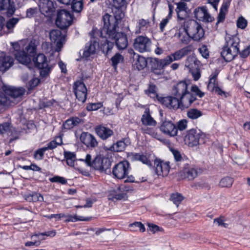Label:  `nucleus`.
<instances>
[{"instance_id": "bf43d9fd", "label": "nucleus", "mask_w": 250, "mask_h": 250, "mask_svg": "<svg viewBox=\"0 0 250 250\" xmlns=\"http://www.w3.org/2000/svg\"><path fill=\"white\" fill-rule=\"evenodd\" d=\"M89 219L88 218H83L82 216H78L77 215L72 216L69 215L68 218L66 220V221L69 222H75L77 221H88Z\"/></svg>"}, {"instance_id": "473e14b6", "label": "nucleus", "mask_w": 250, "mask_h": 250, "mask_svg": "<svg viewBox=\"0 0 250 250\" xmlns=\"http://www.w3.org/2000/svg\"><path fill=\"white\" fill-rule=\"evenodd\" d=\"M141 122L144 125L149 126H155L156 122L151 116L148 108L146 109L141 118Z\"/></svg>"}, {"instance_id": "dca6fc26", "label": "nucleus", "mask_w": 250, "mask_h": 250, "mask_svg": "<svg viewBox=\"0 0 250 250\" xmlns=\"http://www.w3.org/2000/svg\"><path fill=\"white\" fill-rule=\"evenodd\" d=\"M154 165V169L157 175L162 176L167 175L170 169L169 162H164L160 159H156Z\"/></svg>"}, {"instance_id": "aec40b11", "label": "nucleus", "mask_w": 250, "mask_h": 250, "mask_svg": "<svg viewBox=\"0 0 250 250\" xmlns=\"http://www.w3.org/2000/svg\"><path fill=\"white\" fill-rule=\"evenodd\" d=\"M0 11H5L7 17H11L16 11L14 2L12 0H0Z\"/></svg>"}, {"instance_id": "052dcab7", "label": "nucleus", "mask_w": 250, "mask_h": 250, "mask_svg": "<svg viewBox=\"0 0 250 250\" xmlns=\"http://www.w3.org/2000/svg\"><path fill=\"white\" fill-rule=\"evenodd\" d=\"M50 181L51 182L59 183L62 184H65L67 183V181L64 178L59 176H55L50 178Z\"/></svg>"}, {"instance_id": "13d9d810", "label": "nucleus", "mask_w": 250, "mask_h": 250, "mask_svg": "<svg viewBox=\"0 0 250 250\" xmlns=\"http://www.w3.org/2000/svg\"><path fill=\"white\" fill-rule=\"evenodd\" d=\"M198 172V169L196 167L188 168V180H192L196 177Z\"/></svg>"}, {"instance_id": "c03bdc74", "label": "nucleus", "mask_w": 250, "mask_h": 250, "mask_svg": "<svg viewBox=\"0 0 250 250\" xmlns=\"http://www.w3.org/2000/svg\"><path fill=\"white\" fill-rule=\"evenodd\" d=\"M129 226L130 228V230L132 231H137L138 229L141 232H144L145 231V226L141 222H135L129 224Z\"/></svg>"}, {"instance_id": "bb28decb", "label": "nucleus", "mask_w": 250, "mask_h": 250, "mask_svg": "<svg viewBox=\"0 0 250 250\" xmlns=\"http://www.w3.org/2000/svg\"><path fill=\"white\" fill-rule=\"evenodd\" d=\"M128 141L126 139L117 141L116 143L113 144L110 147L104 146V149L106 150H110L114 152H121L125 150L127 146Z\"/></svg>"}, {"instance_id": "ddd939ff", "label": "nucleus", "mask_w": 250, "mask_h": 250, "mask_svg": "<svg viewBox=\"0 0 250 250\" xmlns=\"http://www.w3.org/2000/svg\"><path fill=\"white\" fill-rule=\"evenodd\" d=\"M110 38L114 40L116 45L118 49L124 50L128 45V40L126 35L123 32H117L113 35H109Z\"/></svg>"}, {"instance_id": "f257e3e1", "label": "nucleus", "mask_w": 250, "mask_h": 250, "mask_svg": "<svg viewBox=\"0 0 250 250\" xmlns=\"http://www.w3.org/2000/svg\"><path fill=\"white\" fill-rule=\"evenodd\" d=\"M172 93L176 97L171 96L160 97L158 100L162 104L169 108L185 109L186 107L183 104V99L188 93V84L186 81L178 83L173 87Z\"/></svg>"}, {"instance_id": "0e129e2a", "label": "nucleus", "mask_w": 250, "mask_h": 250, "mask_svg": "<svg viewBox=\"0 0 250 250\" xmlns=\"http://www.w3.org/2000/svg\"><path fill=\"white\" fill-rule=\"evenodd\" d=\"M157 88L153 83H150L148 88L146 90V93L148 94H153L156 95L157 93Z\"/></svg>"}, {"instance_id": "a18cd8bd", "label": "nucleus", "mask_w": 250, "mask_h": 250, "mask_svg": "<svg viewBox=\"0 0 250 250\" xmlns=\"http://www.w3.org/2000/svg\"><path fill=\"white\" fill-rule=\"evenodd\" d=\"M233 182V180L229 177H226L222 178L219 183V186L222 188H229Z\"/></svg>"}, {"instance_id": "f3484780", "label": "nucleus", "mask_w": 250, "mask_h": 250, "mask_svg": "<svg viewBox=\"0 0 250 250\" xmlns=\"http://www.w3.org/2000/svg\"><path fill=\"white\" fill-rule=\"evenodd\" d=\"M195 18L199 21L211 22L213 21V17H211L208 12L206 6L199 7L194 11Z\"/></svg>"}, {"instance_id": "0eeeda50", "label": "nucleus", "mask_w": 250, "mask_h": 250, "mask_svg": "<svg viewBox=\"0 0 250 250\" xmlns=\"http://www.w3.org/2000/svg\"><path fill=\"white\" fill-rule=\"evenodd\" d=\"M3 94L10 100V105L12 103L15 104L13 100L21 98L25 92V89L21 87H16L12 86L3 85L2 87Z\"/></svg>"}, {"instance_id": "4468645a", "label": "nucleus", "mask_w": 250, "mask_h": 250, "mask_svg": "<svg viewBox=\"0 0 250 250\" xmlns=\"http://www.w3.org/2000/svg\"><path fill=\"white\" fill-rule=\"evenodd\" d=\"M49 36L51 41L56 43V50L59 51L65 42V35H63L60 30L54 29L50 31Z\"/></svg>"}, {"instance_id": "c85d7f7f", "label": "nucleus", "mask_w": 250, "mask_h": 250, "mask_svg": "<svg viewBox=\"0 0 250 250\" xmlns=\"http://www.w3.org/2000/svg\"><path fill=\"white\" fill-rule=\"evenodd\" d=\"M188 95H189L188 102L189 104H191L197 100V96L202 98L204 96L205 93L202 92L196 85L194 84L191 87L190 91H188Z\"/></svg>"}, {"instance_id": "f03ea898", "label": "nucleus", "mask_w": 250, "mask_h": 250, "mask_svg": "<svg viewBox=\"0 0 250 250\" xmlns=\"http://www.w3.org/2000/svg\"><path fill=\"white\" fill-rule=\"evenodd\" d=\"M186 1L179 0L175 1L177 5L176 11L177 14L178 19L180 21L181 27H180L178 34V37L181 42L185 44L188 43V24L187 20L188 19V12Z\"/></svg>"}, {"instance_id": "680f3d73", "label": "nucleus", "mask_w": 250, "mask_h": 250, "mask_svg": "<svg viewBox=\"0 0 250 250\" xmlns=\"http://www.w3.org/2000/svg\"><path fill=\"white\" fill-rule=\"evenodd\" d=\"M114 6L116 8H120L127 4L126 0H113Z\"/></svg>"}, {"instance_id": "39448f33", "label": "nucleus", "mask_w": 250, "mask_h": 250, "mask_svg": "<svg viewBox=\"0 0 250 250\" xmlns=\"http://www.w3.org/2000/svg\"><path fill=\"white\" fill-rule=\"evenodd\" d=\"M73 19V15L69 11L59 10L57 11L55 23L60 29H66L72 24Z\"/></svg>"}, {"instance_id": "c9c22d12", "label": "nucleus", "mask_w": 250, "mask_h": 250, "mask_svg": "<svg viewBox=\"0 0 250 250\" xmlns=\"http://www.w3.org/2000/svg\"><path fill=\"white\" fill-rule=\"evenodd\" d=\"M188 54V47H185L182 49L176 51L171 55L167 57V60L171 59V62L174 61L178 60Z\"/></svg>"}, {"instance_id": "a211bd4d", "label": "nucleus", "mask_w": 250, "mask_h": 250, "mask_svg": "<svg viewBox=\"0 0 250 250\" xmlns=\"http://www.w3.org/2000/svg\"><path fill=\"white\" fill-rule=\"evenodd\" d=\"M99 47V39L95 37H91L90 41L85 46L83 56L85 58H88L91 55L94 54L96 53V49Z\"/></svg>"}, {"instance_id": "2eb2a0df", "label": "nucleus", "mask_w": 250, "mask_h": 250, "mask_svg": "<svg viewBox=\"0 0 250 250\" xmlns=\"http://www.w3.org/2000/svg\"><path fill=\"white\" fill-rule=\"evenodd\" d=\"M188 62H190V64L188 65L189 72L191 74L194 80L198 81L201 77L200 62L194 57H188Z\"/></svg>"}, {"instance_id": "1a4fd4ad", "label": "nucleus", "mask_w": 250, "mask_h": 250, "mask_svg": "<svg viewBox=\"0 0 250 250\" xmlns=\"http://www.w3.org/2000/svg\"><path fill=\"white\" fill-rule=\"evenodd\" d=\"M171 59L159 60L156 58H151L149 62L151 71L157 75H161L164 73V68L171 62Z\"/></svg>"}, {"instance_id": "864d4df0", "label": "nucleus", "mask_w": 250, "mask_h": 250, "mask_svg": "<svg viewBox=\"0 0 250 250\" xmlns=\"http://www.w3.org/2000/svg\"><path fill=\"white\" fill-rule=\"evenodd\" d=\"M46 150V148L45 147L37 149L34 153V158L36 159L42 160L43 158L44 153Z\"/></svg>"}, {"instance_id": "a878e982", "label": "nucleus", "mask_w": 250, "mask_h": 250, "mask_svg": "<svg viewBox=\"0 0 250 250\" xmlns=\"http://www.w3.org/2000/svg\"><path fill=\"white\" fill-rule=\"evenodd\" d=\"M221 56L226 62H229L232 61L238 54L236 50H232V48L224 45L221 53Z\"/></svg>"}, {"instance_id": "393cba45", "label": "nucleus", "mask_w": 250, "mask_h": 250, "mask_svg": "<svg viewBox=\"0 0 250 250\" xmlns=\"http://www.w3.org/2000/svg\"><path fill=\"white\" fill-rule=\"evenodd\" d=\"M81 161H84L87 166L93 167L95 169L101 171L102 159L100 157H96L94 159L91 161V156L87 154L85 159H80Z\"/></svg>"}, {"instance_id": "6e6d98bb", "label": "nucleus", "mask_w": 250, "mask_h": 250, "mask_svg": "<svg viewBox=\"0 0 250 250\" xmlns=\"http://www.w3.org/2000/svg\"><path fill=\"white\" fill-rule=\"evenodd\" d=\"M171 151L174 157V159L176 162H181L182 161L187 160V158L186 157H182L180 153L177 150L174 149H171Z\"/></svg>"}, {"instance_id": "4be33fe9", "label": "nucleus", "mask_w": 250, "mask_h": 250, "mask_svg": "<svg viewBox=\"0 0 250 250\" xmlns=\"http://www.w3.org/2000/svg\"><path fill=\"white\" fill-rule=\"evenodd\" d=\"M80 140L88 147L94 148L98 144L95 137L88 132H83L81 135Z\"/></svg>"}, {"instance_id": "9d476101", "label": "nucleus", "mask_w": 250, "mask_h": 250, "mask_svg": "<svg viewBox=\"0 0 250 250\" xmlns=\"http://www.w3.org/2000/svg\"><path fill=\"white\" fill-rule=\"evenodd\" d=\"M151 44V40L146 36H138L133 43L134 48L141 53L149 51Z\"/></svg>"}, {"instance_id": "2f4dec72", "label": "nucleus", "mask_w": 250, "mask_h": 250, "mask_svg": "<svg viewBox=\"0 0 250 250\" xmlns=\"http://www.w3.org/2000/svg\"><path fill=\"white\" fill-rule=\"evenodd\" d=\"M95 130L97 135L103 140L107 139L113 134L111 129L103 126L97 127Z\"/></svg>"}, {"instance_id": "cd10ccee", "label": "nucleus", "mask_w": 250, "mask_h": 250, "mask_svg": "<svg viewBox=\"0 0 250 250\" xmlns=\"http://www.w3.org/2000/svg\"><path fill=\"white\" fill-rule=\"evenodd\" d=\"M83 123L84 121L83 119L77 117H73L66 120L63 123L62 127L64 129L69 130Z\"/></svg>"}, {"instance_id": "a19ab883", "label": "nucleus", "mask_w": 250, "mask_h": 250, "mask_svg": "<svg viewBox=\"0 0 250 250\" xmlns=\"http://www.w3.org/2000/svg\"><path fill=\"white\" fill-rule=\"evenodd\" d=\"M137 59L134 64L135 67L139 70H141L145 68L147 64V61L146 58L143 56L137 55Z\"/></svg>"}, {"instance_id": "5701e85b", "label": "nucleus", "mask_w": 250, "mask_h": 250, "mask_svg": "<svg viewBox=\"0 0 250 250\" xmlns=\"http://www.w3.org/2000/svg\"><path fill=\"white\" fill-rule=\"evenodd\" d=\"M160 130L164 133L171 136H174L177 134V128L170 121H165L161 125Z\"/></svg>"}, {"instance_id": "de8ad7c7", "label": "nucleus", "mask_w": 250, "mask_h": 250, "mask_svg": "<svg viewBox=\"0 0 250 250\" xmlns=\"http://www.w3.org/2000/svg\"><path fill=\"white\" fill-rule=\"evenodd\" d=\"M71 8L72 10L77 13L80 12L83 8V3L81 1H75L71 2Z\"/></svg>"}, {"instance_id": "338daca9", "label": "nucleus", "mask_w": 250, "mask_h": 250, "mask_svg": "<svg viewBox=\"0 0 250 250\" xmlns=\"http://www.w3.org/2000/svg\"><path fill=\"white\" fill-rule=\"evenodd\" d=\"M199 50L204 58H207L208 57L209 52L207 46L205 45H202V46L199 49Z\"/></svg>"}, {"instance_id": "8fccbe9b", "label": "nucleus", "mask_w": 250, "mask_h": 250, "mask_svg": "<svg viewBox=\"0 0 250 250\" xmlns=\"http://www.w3.org/2000/svg\"><path fill=\"white\" fill-rule=\"evenodd\" d=\"M8 135L11 137V138L10 139V142H11L13 141H14L15 140H17L19 139L20 133V132L17 131L13 126H11V128H10V130L8 132Z\"/></svg>"}, {"instance_id": "4d7b16f0", "label": "nucleus", "mask_w": 250, "mask_h": 250, "mask_svg": "<svg viewBox=\"0 0 250 250\" xmlns=\"http://www.w3.org/2000/svg\"><path fill=\"white\" fill-rule=\"evenodd\" d=\"M247 25V20L243 17H239L237 21V26L238 28L244 29Z\"/></svg>"}, {"instance_id": "37998d69", "label": "nucleus", "mask_w": 250, "mask_h": 250, "mask_svg": "<svg viewBox=\"0 0 250 250\" xmlns=\"http://www.w3.org/2000/svg\"><path fill=\"white\" fill-rule=\"evenodd\" d=\"M112 65L115 69H116L117 65L124 61V57L119 53H116L111 59Z\"/></svg>"}, {"instance_id": "6ab92c4d", "label": "nucleus", "mask_w": 250, "mask_h": 250, "mask_svg": "<svg viewBox=\"0 0 250 250\" xmlns=\"http://www.w3.org/2000/svg\"><path fill=\"white\" fill-rule=\"evenodd\" d=\"M39 6L41 12L47 16H51L55 10L54 3L51 0H40Z\"/></svg>"}, {"instance_id": "4c0bfd02", "label": "nucleus", "mask_w": 250, "mask_h": 250, "mask_svg": "<svg viewBox=\"0 0 250 250\" xmlns=\"http://www.w3.org/2000/svg\"><path fill=\"white\" fill-rule=\"evenodd\" d=\"M24 198L28 202H42L43 201V197L42 194L36 192L25 194Z\"/></svg>"}, {"instance_id": "774afa93", "label": "nucleus", "mask_w": 250, "mask_h": 250, "mask_svg": "<svg viewBox=\"0 0 250 250\" xmlns=\"http://www.w3.org/2000/svg\"><path fill=\"white\" fill-rule=\"evenodd\" d=\"M240 56L241 58H247L250 53V45L248 46L246 48L243 49L241 52H239Z\"/></svg>"}, {"instance_id": "ea45409f", "label": "nucleus", "mask_w": 250, "mask_h": 250, "mask_svg": "<svg viewBox=\"0 0 250 250\" xmlns=\"http://www.w3.org/2000/svg\"><path fill=\"white\" fill-rule=\"evenodd\" d=\"M114 46V43L106 40L104 42L101 43V50L105 56H107L108 54L111 52Z\"/></svg>"}, {"instance_id": "e2e57ef3", "label": "nucleus", "mask_w": 250, "mask_h": 250, "mask_svg": "<svg viewBox=\"0 0 250 250\" xmlns=\"http://www.w3.org/2000/svg\"><path fill=\"white\" fill-rule=\"evenodd\" d=\"M110 196L111 197L109 199L121 200L126 197V194L125 193H112L110 194Z\"/></svg>"}, {"instance_id": "09e8293b", "label": "nucleus", "mask_w": 250, "mask_h": 250, "mask_svg": "<svg viewBox=\"0 0 250 250\" xmlns=\"http://www.w3.org/2000/svg\"><path fill=\"white\" fill-rule=\"evenodd\" d=\"M202 115V113L201 111L192 108L188 110V118L192 119H196Z\"/></svg>"}, {"instance_id": "423d86ee", "label": "nucleus", "mask_w": 250, "mask_h": 250, "mask_svg": "<svg viewBox=\"0 0 250 250\" xmlns=\"http://www.w3.org/2000/svg\"><path fill=\"white\" fill-rule=\"evenodd\" d=\"M35 65L41 69L40 75L42 77H46L50 73L52 66H49L48 61L43 54H39L36 57L32 59Z\"/></svg>"}, {"instance_id": "3c124183", "label": "nucleus", "mask_w": 250, "mask_h": 250, "mask_svg": "<svg viewBox=\"0 0 250 250\" xmlns=\"http://www.w3.org/2000/svg\"><path fill=\"white\" fill-rule=\"evenodd\" d=\"M184 198L182 195L179 193H173L170 196V200L172 201L174 204L178 206L179 204L183 200Z\"/></svg>"}, {"instance_id": "5fc2aeb1", "label": "nucleus", "mask_w": 250, "mask_h": 250, "mask_svg": "<svg viewBox=\"0 0 250 250\" xmlns=\"http://www.w3.org/2000/svg\"><path fill=\"white\" fill-rule=\"evenodd\" d=\"M101 103H90L86 106V109L89 111H94L100 109L102 106Z\"/></svg>"}, {"instance_id": "c756f323", "label": "nucleus", "mask_w": 250, "mask_h": 250, "mask_svg": "<svg viewBox=\"0 0 250 250\" xmlns=\"http://www.w3.org/2000/svg\"><path fill=\"white\" fill-rule=\"evenodd\" d=\"M230 0H225L223 1L217 17V21L216 23V25H217L218 23L223 22L224 21L226 15L228 11V8L230 6Z\"/></svg>"}, {"instance_id": "7ed1b4c3", "label": "nucleus", "mask_w": 250, "mask_h": 250, "mask_svg": "<svg viewBox=\"0 0 250 250\" xmlns=\"http://www.w3.org/2000/svg\"><path fill=\"white\" fill-rule=\"evenodd\" d=\"M12 45L15 50L14 55L17 60L23 64H29L36 52L37 47L35 42H30L25 47V50H20V45L17 42L12 43Z\"/></svg>"}, {"instance_id": "79ce46f5", "label": "nucleus", "mask_w": 250, "mask_h": 250, "mask_svg": "<svg viewBox=\"0 0 250 250\" xmlns=\"http://www.w3.org/2000/svg\"><path fill=\"white\" fill-rule=\"evenodd\" d=\"M62 138L61 137H57L55 139L50 142L48 144L47 146L45 147L46 150L53 149L57 147L58 146H60L62 144Z\"/></svg>"}, {"instance_id": "49530a36", "label": "nucleus", "mask_w": 250, "mask_h": 250, "mask_svg": "<svg viewBox=\"0 0 250 250\" xmlns=\"http://www.w3.org/2000/svg\"><path fill=\"white\" fill-rule=\"evenodd\" d=\"M102 163L101 171L107 172L108 170L110 171L109 169L111 165L110 160L107 158H104L102 159Z\"/></svg>"}, {"instance_id": "6e6552de", "label": "nucleus", "mask_w": 250, "mask_h": 250, "mask_svg": "<svg viewBox=\"0 0 250 250\" xmlns=\"http://www.w3.org/2000/svg\"><path fill=\"white\" fill-rule=\"evenodd\" d=\"M204 36V30L201 25L194 20L188 21V39L199 41Z\"/></svg>"}, {"instance_id": "58836bf2", "label": "nucleus", "mask_w": 250, "mask_h": 250, "mask_svg": "<svg viewBox=\"0 0 250 250\" xmlns=\"http://www.w3.org/2000/svg\"><path fill=\"white\" fill-rule=\"evenodd\" d=\"M132 159L134 160L140 161L143 164L147 165L149 167L152 166V164L148 160L146 155L142 153H133L132 154Z\"/></svg>"}, {"instance_id": "9b49d317", "label": "nucleus", "mask_w": 250, "mask_h": 250, "mask_svg": "<svg viewBox=\"0 0 250 250\" xmlns=\"http://www.w3.org/2000/svg\"><path fill=\"white\" fill-rule=\"evenodd\" d=\"M82 81H77L75 82L73 85V90L77 99L80 102L84 103L86 99L87 88L83 81L84 78H82Z\"/></svg>"}, {"instance_id": "e433bc0d", "label": "nucleus", "mask_w": 250, "mask_h": 250, "mask_svg": "<svg viewBox=\"0 0 250 250\" xmlns=\"http://www.w3.org/2000/svg\"><path fill=\"white\" fill-rule=\"evenodd\" d=\"M149 23V21L148 20H146L143 19L139 20L137 22L135 33L139 34L144 31L147 28V25Z\"/></svg>"}, {"instance_id": "f8f14e48", "label": "nucleus", "mask_w": 250, "mask_h": 250, "mask_svg": "<svg viewBox=\"0 0 250 250\" xmlns=\"http://www.w3.org/2000/svg\"><path fill=\"white\" fill-rule=\"evenodd\" d=\"M129 164L123 161L117 164L113 168V174L118 179H123L128 174Z\"/></svg>"}, {"instance_id": "412c9836", "label": "nucleus", "mask_w": 250, "mask_h": 250, "mask_svg": "<svg viewBox=\"0 0 250 250\" xmlns=\"http://www.w3.org/2000/svg\"><path fill=\"white\" fill-rule=\"evenodd\" d=\"M14 63V59L5 53H0V71L4 72L11 67Z\"/></svg>"}, {"instance_id": "20e7f679", "label": "nucleus", "mask_w": 250, "mask_h": 250, "mask_svg": "<svg viewBox=\"0 0 250 250\" xmlns=\"http://www.w3.org/2000/svg\"><path fill=\"white\" fill-rule=\"evenodd\" d=\"M124 14L120 13L119 15L112 16L108 14H105L103 17L104 26L101 31V35L103 33L106 34L113 35L116 31V28L118 26L119 22L121 21Z\"/></svg>"}, {"instance_id": "b1692460", "label": "nucleus", "mask_w": 250, "mask_h": 250, "mask_svg": "<svg viewBox=\"0 0 250 250\" xmlns=\"http://www.w3.org/2000/svg\"><path fill=\"white\" fill-rule=\"evenodd\" d=\"M201 135L199 130L191 129L188 130V147L196 146L199 144Z\"/></svg>"}, {"instance_id": "7c9ffc66", "label": "nucleus", "mask_w": 250, "mask_h": 250, "mask_svg": "<svg viewBox=\"0 0 250 250\" xmlns=\"http://www.w3.org/2000/svg\"><path fill=\"white\" fill-rule=\"evenodd\" d=\"M226 44L225 46H228L229 48H232V50H236V53H239V48L238 45L239 44L240 40L236 36H229L226 38Z\"/></svg>"}, {"instance_id": "603ef678", "label": "nucleus", "mask_w": 250, "mask_h": 250, "mask_svg": "<svg viewBox=\"0 0 250 250\" xmlns=\"http://www.w3.org/2000/svg\"><path fill=\"white\" fill-rule=\"evenodd\" d=\"M11 124L8 122H5L0 124V134H3L5 133L8 134L10 128H11Z\"/></svg>"}, {"instance_id": "f704fd0d", "label": "nucleus", "mask_w": 250, "mask_h": 250, "mask_svg": "<svg viewBox=\"0 0 250 250\" xmlns=\"http://www.w3.org/2000/svg\"><path fill=\"white\" fill-rule=\"evenodd\" d=\"M20 19L18 18H12L5 22L4 25V34H8L13 32L16 25L19 22Z\"/></svg>"}, {"instance_id": "72a5a7b5", "label": "nucleus", "mask_w": 250, "mask_h": 250, "mask_svg": "<svg viewBox=\"0 0 250 250\" xmlns=\"http://www.w3.org/2000/svg\"><path fill=\"white\" fill-rule=\"evenodd\" d=\"M219 72L217 70L213 72L209 77L207 88L211 92H213L215 88L218 86V82L217 81V77Z\"/></svg>"}, {"instance_id": "69168bd1", "label": "nucleus", "mask_w": 250, "mask_h": 250, "mask_svg": "<svg viewBox=\"0 0 250 250\" xmlns=\"http://www.w3.org/2000/svg\"><path fill=\"white\" fill-rule=\"evenodd\" d=\"M40 83V80L37 78H33L28 82V89H32L35 87Z\"/></svg>"}]
</instances>
